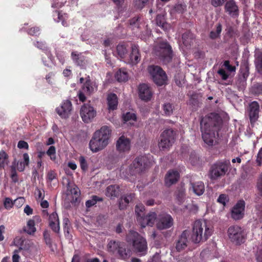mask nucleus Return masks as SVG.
I'll use <instances>...</instances> for the list:
<instances>
[{"mask_svg":"<svg viewBox=\"0 0 262 262\" xmlns=\"http://www.w3.org/2000/svg\"><path fill=\"white\" fill-rule=\"evenodd\" d=\"M173 220L172 216L165 212L160 213L158 215L156 227L158 229H167L173 226Z\"/></svg>","mask_w":262,"mask_h":262,"instance_id":"f8f14e48","label":"nucleus"},{"mask_svg":"<svg viewBox=\"0 0 262 262\" xmlns=\"http://www.w3.org/2000/svg\"><path fill=\"white\" fill-rule=\"evenodd\" d=\"M163 111L166 115H170L173 111V107L170 103H165L163 105Z\"/></svg>","mask_w":262,"mask_h":262,"instance_id":"a18cd8bd","label":"nucleus"},{"mask_svg":"<svg viewBox=\"0 0 262 262\" xmlns=\"http://www.w3.org/2000/svg\"><path fill=\"white\" fill-rule=\"evenodd\" d=\"M115 77L118 81L125 82L128 79V73L125 69H120L116 73Z\"/></svg>","mask_w":262,"mask_h":262,"instance_id":"473e14b6","label":"nucleus"},{"mask_svg":"<svg viewBox=\"0 0 262 262\" xmlns=\"http://www.w3.org/2000/svg\"><path fill=\"white\" fill-rule=\"evenodd\" d=\"M119 187L116 185H111L106 189V196H117L119 194Z\"/></svg>","mask_w":262,"mask_h":262,"instance_id":"f704fd0d","label":"nucleus"},{"mask_svg":"<svg viewBox=\"0 0 262 262\" xmlns=\"http://www.w3.org/2000/svg\"><path fill=\"white\" fill-rule=\"evenodd\" d=\"M58 114L62 118H66L69 117L72 111V103L69 100L62 102L61 106L56 108Z\"/></svg>","mask_w":262,"mask_h":262,"instance_id":"dca6fc26","label":"nucleus"},{"mask_svg":"<svg viewBox=\"0 0 262 262\" xmlns=\"http://www.w3.org/2000/svg\"><path fill=\"white\" fill-rule=\"evenodd\" d=\"M193 38V34L190 32H186L183 34L182 39L183 43L187 46L192 42Z\"/></svg>","mask_w":262,"mask_h":262,"instance_id":"58836bf2","label":"nucleus"},{"mask_svg":"<svg viewBox=\"0 0 262 262\" xmlns=\"http://www.w3.org/2000/svg\"><path fill=\"white\" fill-rule=\"evenodd\" d=\"M17 147L20 149L25 148L28 149L29 145L27 142L24 141H19L17 144Z\"/></svg>","mask_w":262,"mask_h":262,"instance_id":"bf43d9fd","label":"nucleus"},{"mask_svg":"<svg viewBox=\"0 0 262 262\" xmlns=\"http://www.w3.org/2000/svg\"><path fill=\"white\" fill-rule=\"evenodd\" d=\"M230 165L229 160L219 162L214 164L210 170V177L211 179H217L224 176Z\"/></svg>","mask_w":262,"mask_h":262,"instance_id":"1a4fd4ad","label":"nucleus"},{"mask_svg":"<svg viewBox=\"0 0 262 262\" xmlns=\"http://www.w3.org/2000/svg\"><path fill=\"white\" fill-rule=\"evenodd\" d=\"M98 85L96 82L86 80L82 88V92L88 94H91L97 91Z\"/></svg>","mask_w":262,"mask_h":262,"instance_id":"b1692460","label":"nucleus"},{"mask_svg":"<svg viewBox=\"0 0 262 262\" xmlns=\"http://www.w3.org/2000/svg\"><path fill=\"white\" fill-rule=\"evenodd\" d=\"M29 163V156L28 154L25 153L23 154V160L17 161L16 164L15 161L13 165L19 171H23L24 170L26 166H28Z\"/></svg>","mask_w":262,"mask_h":262,"instance_id":"a878e982","label":"nucleus"},{"mask_svg":"<svg viewBox=\"0 0 262 262\" xmlns=\"http://www.w3.org/2000/svg\"><path fill=\"white\" fill-rule=\"evenodd\" d=\"M225 0H211V3L214 7L222 5Z\"/></svg>","mask_w":262,"mask_h":262,"instance_id":"69168bd1","label":"nucleus"},{"mask_svg":"<svg viewBox=\"0 0 262 262\" xmlns=\"http://www.w3.org/2000/svg\"><path fill=\"white\" fill-rule=\"evenodd\" d=\"M158 216L155 212L150 211L144 217H140L138 219V223L141 227L144 228L146 226L152 227L158 220Z\"/></svg>","mask_w":262,"mask_h":262,"instance_id":"4468645a","label":"nucleus"},{"mask_svg":"<svg viewBox=\"0 0 262 262\" xmlns=\"http://www.w3.org/2000/svg\"><path fill=\"white\" fill-rule=\"evenodd\" d=\"M40 221L39 217L37 216H34L32 219L29 220L27 222V226L25 227V231L29 234H32L36 231L35 225L36 223Z\"/></svg>","mask_w":262,"mask_h":262,"instance_id":"393cba45","label":"nucleus"},{"mask_svg":"<svg viewBox=\"0 0 262 262\" xmlns=\"http://www.w3.org/2000/svg\"><path fill=\"white\" fill-rule=\"evenodd\" d=\"M256 259L257 262H262V249L259 250L256 255Z\"/></svg>","mask_w":262,"mask_h":262,"instance_id":"774afa93","label":"nucleus"},{"mask_svg":"<svg viewBox=\"0 0 262 262\" xmlns=\"http://www.w3.org/2000/svg\"><path fill=\"white\" fill-rule=\"evenodd\" d=\"M228 235L232 242L236 244H241L244 242L246 233L241 227L234 225L228 228Z\"/></svg>","mask_w":262,"mask_h":262,"instance_id":"9b49d317","label":"nucleus"},{"mask_svg":"<svg viewBox=\"0 0 262 262\" xmlns=\"http://www.w3.org/2000/svg\"><path fill=\"white\" fill-rule=\"evenodd\" d=\"M62 183L66 186V195L67 196L73 195L78 196L80 194L79 188L75 184L71 183L69 179L63 178Z\"/></svg>","mask_w":262,"mask_h":262,"instance_id":"a211bd4d","label":"nucleus"},{"mask_svg":"<svg viewBox=\"0 0 262 262\" xmlns=\"http://www.w3.org/2000/svg\"><path fill=\"white\" fill-rule=\"evenodd\" d=\"M225 9L230 15L237 16L238 14V7L235 3L233 1L227 2L225 5Z\"/></svg>","mask_w":262,"mask_h":262,"instance_id":"bb28decb","label":"nucleus"},{"mask_svg":"<svg viewBox=\"0 0 262 262\" xmlns=\"http://www.w3.org/2000/svg\"><path fill=\"white\" fill-rule=\"evenodd\" d=\"M217 74L221 77V78L224 80H226L229 77V74L224 69H220L217 71Z\"/></svg>","mask_w":262,"mask_h":262,"instance_id":"603ef678","label":"nucleus"},{"mask_svg":"<svg viewBox=\"0 0 262 262\" xmlns=\"http://www.w3.org/2000/svg\"><path fill=\"white\" fill-rule=\"evenodd\" d=\"M47 179L48 182H51L56 180V173L53 171H50L48 173Z\"/></svg>","mask_w":262,"mask_h":262,"instance_id":"4d7b16f0","label":"nucleus"},{"mask_svg":"<svg viewBox=\"0 0 262 262\" xmlns=\"http://www.w3.org/2000/svg\"><path fill=\"white\" fill-rule=\"evenodd\" d=\"M252 92L255 95L262 94V84L254 85L252 88Z\"/></svg>","mask_w":262,"mask_h":262,"instance_id":"49530a36","label":"nucleus"},{"mask_svg":"<svg viewBox=\"0 0 262 262\" xmlns=\"http://www.w3.org/2000/svg\"><path fill=\"white\" fill-rule=\"evenodd\" d=\"M176 139V133L172 129L164 130L160 135L158 146L160 150L169 148Z\"/></svg>","mask_w":262,"mask_h":262,"instance_id":"6e6552de","label":"nucleus"},{"mask_svg":"<svg viewBox=\"0 0 262 262\" xmlns=\"http://www.w3.org/2000/svg\"><path fill=\"white\" fill-rule=\"evenodd\" d=\"M128 63L132 64H136L140 60V55L139 52L138 47L135 45L132 46V51L126 57Z\"/></svg>","mask_w":262,"mask_h":262,"instance_id":"aec40b11","label":"nucleus"},{"mask_svg":"<svg viewBox=\"0 0 262 262\" xmlns=\"http://www.w3.org/2000/svg\"><path fill=\"white\" fill-rule=\"evenodd\" d=\"M205 190L204 185L202 182H198L192 185V187L190 189L195 195H201L203 194Z\"/></svg>","mask_w":262,"mask_h":262,"instance_id":"2f4dec72","label":"nucleus"},{"mask_svg":"<svg viewBox=\"0 0 262 262\" xmlns=\"http://www.w3.org/2000/svg\"><path fill=\"white\" fill-rule=\"evenodd\" d=\"M245 203L243 200H239L232 208L231 217L234 220H239L244 215Z\"/></svg>","mask_w":262,"mask_h":262,"instance_id":"2eb2a0df","label":"nucleus"},{"mask_svg":"<svg viewBox=\"0 0 262 262\" xmlns=\"http://www.w3.org/2000/svg\"><path fill=\"white\" fill-rule=\"evenodd\" d=\"M154 53L165 63L169 62L172 57L171 48L165 41L160 42L154 49Z\"/></svg>","mask_w":262,"mask_h":262,"instance_id":"39448f33","label":"nucleus"},{"mask_svg":"<svg viewBox=\"0 0 262 262\" xmlns=\"http://www.w3.org/2000/svg\"><path fill=\"white\" fill-rule=\"evenodd\" d=\"M24 241L20 237H16L13 242L14 245L16 246L17 247H19V250L23 249L21 243H23Z\"/></svg>","mask_w":262,"mask_h":262,"instance_id":"6e6d98bb","label":"nucleus"},{"mask_svg":"<svg viewBox=\"0 0 262 262\" xmlns=\"http://www.w3.org/2000/svg\"><path fill=\"white\" fill-rule=\"evenodd\" d=\"M180 174L176 170H169L165 177V184L166 186L169 187L175 184L179 180Z\"/></svg>","mask_w":262,"mask_h":262,"instance_id":"6ab92c4d","label":"nucleus"},{"mask_svg":"<svg viewBox=\"0 0 262 262\" xmlns=\"http://www.w3.org/2000/svg\"><path fill=\"white\" fill-rule=\"evenodd\" d=\"M80 116L85 123L91 122L96 116V111L89 104H84L80 109Z\"/></svg>","mask_w":262,"mask_h":262,"instance_id":"ddd939ff","label":"nucleus"},{"mask_svg":"<svg viewBox=\"0 0 262 262\" xmlns=\"http://www.w3.org/2000/svg\"><path fill=\"white\" fill-rule=\"evenodd\" d=\"M79 162H80V167H81V169L84 171H85L86 170H87L88 164H87L85 159H84V158L83 157H82V156L80 157Z\"/></svg>","mask_w":262,"mask_h":262,"instance_id":"5fc2aeb1","label":"nucleus"},{"mask_svg":"<svg viewBox=\"0 0 262 262\" xmlns=\"http://www.w3.org/2000/svg\"><path fill=\"white\" fill-rule=\"evenodd\" d=\"M107 101L110 110H116L118 105V98L115 94H110L107 96Z\"/></svg>","mask_w":262,"mask_h":262,"instance_id":"c85d7f7f","label":"nucleus"},{"mask_svg":"<svg viewBox=\"0 0 262 262\" xmlns=\"http://www.w3.org/2000/svg\"><path fill=\"white\" fill-rule=\"evenodd\" d=\"M139 95L142 100L148 101L152 96L151 90L146 84H140L139 88Z\"/></svg>","mask_w":262,"mask_h":262,"instance_id":"412c9836","label":"nucleus"},{"mask_svg":"<svg viewBox=\"0 0 262 262\" xmlns=\"http://www.w3.org/2000/svg\"><path fill=\"white\" fill-rule=\"evenodd\" d=\"M213 229L205 220L196 221L192 227L191 239L194 243H200L207 240L211 236Z\"/></svg>","mask_w":262,"mask_h":262,"instance_id":"f03ea898","label":"nucleus"},{"mask_svg":"<svg viewBox=\"0 0 262 262\" xmlns=\"http://www.w3.org/2000/svg\"><path fill=\"white\" fill-rule=\"evenodd\" d=\"M14 202L10 198H6L4 202V206L6 209H9L13 206Z\"/></svg>","mask_w":262,"mask_h":262,"instance_id":"3c124183","label":"nucleus"},{"mask_svg":"<svg viewBox=\"0 0 262 262\" xmlns=\"http://www.w3.org/2000/svg\"><path fill=\"white\" fill-rule=\"evenodd\" d=\"M148 0H134L135 6L138 9H142Z\"/></svg>","mask_w":262,"mask_h":262,"instance_id":"864d4df0","label":"nucleus"},{"mask_svg":"<svg viewBox=\"0 0 262 262\" xmlns=\"http://www.w3.org/2000/svg\"><path fill=\"white\" fill-rule=\"evenodd\" d=\"M131 198H120L119 200V206L120 209H123L129 203Z\"/></svg>","mask_w":262,"mask_h":262,"instance_id":"c03bdc74","label":"nucleus"},{"mask_svg":"<svg viewBox=\"0 0 262 262\" xmlns=\"http://www.w3.org/2000/svg\"><path fill=\"white\" fill-rule=\"evenodd\" d=\"M124 123L127 125H134L137 121L136 115L132 112H127L122 116Z\"/></svg>","mask_w":262,"mask_h":262,"instance_id":"cd10ccee","label":"nucleus"},{"mask_svg":"<svg viewBox=\"0 0 262 262\" xmlns=\"http://www.w3.org/2000/svg\"><path fill=\"white\" fill-rule=\"evenodd\" d=\"M39 29L38 28H32L30 29L28 32V33L31 35H35L37 36L39 34Z\"/></svg>","mask_w":262,"mask_h":262,"instance_id":"052dcab7","label":"nucleus"},{"mask_svg":"<svg viewBox=\"0 0 262 262\" xmlns=\"http://www.w3.org/2000/svg\"><path fill=\"white\" fill-rule=\"evenodd\" d=\"M47 154L50 157L51 160L53 161L56 160V149L54 146H51L47 150Z\"/></svg>","mask_w":262,"mask_h":262,"instance_id":"37998d69","label":"nucleus"},{"mask_svg":"<svg viewBox=\"0 0 262 262\" xmlns=\"http://www.w3.org/2000/svg\"><path fill=\"white\" fill-rule=\"evenodd\" d=\"M259 105L257 102L253 101L249 105V117L251 122H255L258 118Z\"/></svg>","mask_w":262,"mask_h":262,"instance_id":"4be33fe9","label":"nucleus"},{"mask_svg":"<svg viewBox=\"0 0 262 262\" xmlns=\"http://www.w3.org/2000/svg\"><path fill=\"white\" fill-rule=\"evenodd\" d=\"M46 56L48 57V60H45V57H42V61L46 66L51 67L53 63V57L51 54L50 52L47 51L45 52Z\"/></svg>","mask_w":262,"mask_h":262,"instance_id":"ea45409f","label":"nucleus"},{"mask_svg":"<svg viewBox=\"0 0 262 262\" xmlns=\"http://www.w3.org/2000/svg\"><path fill=\"white\" fill-rule=\"evenodd\" d=\"M116 54L117 57L121 59H125L128 55V49L126 45L119 44L116 47Z\"/></svg>","mask_w":262,"mask_h":262,"instance_id":"c756f323","label":"nucleus"},{"mask_svg":"<svg viewBox=\"0 0 262 262\" xmlns=\"http://www.w3.org/2000/svg\"><path fill=\"white\" fill-rule=\"evenodd\" d=\"M256 66L258 72L262 74V53L257 58Z\"/></svg>","mask_w":262,"mask_h":262,"instance_id":"de8ad7c7","label":"nucleus"},{"mask_svg":"<svg viewBox=\"0 0 262 262\" xmlns=\"http://www.w3.org/2000/svg\"><path fill=\"white\" fill-rule=\"evenodd\" d=\"M102 198H93V199L88 200L86 202V206L89 208L94 205L97 201H102Z\"/></svg>","mask_w":262,"mask_h":262,"instance_id":"8fccbe9b","label":"nucleus"},{"mask_svg":"<svg viewBox=\"0 0 262 262\" xmlns=\"http://www.w3.org/2000/svg\"><path fill=\"white\" fill-rule=\"evenodd\" d=\"M71 56L74 62L78 66H81L84 61V57L81 53H78L76 52H72Z\"/></svg>","mask_w":262,"mask_h":262,"instance_id":"e433bc0d","label":"nucleus"},{"mask_svg":"<svg viewBox=\"0 0 262 262\" xmlns=\"http://www.w3.org/2000/svg\"><path fill=\"white\" fill-rule=\"evenodd\" d=\"M186 6L184 4H177L174 7V10L179 13H183L186 10Z\"/></svg>","mask_w":262,"mask_h":262,"instance_id":"09e8293b","label":"nucleus"},{"mask_svg":"<svg viewBox=\"0 0 262 262\" xmlns=\"http://www.w3.org/2000/svg\"><path fill=\"white\" fill-rule=\"evenodd\" d=\"M8 164V158L6 152L4 151H0V168L4 167Z\"/></svg>","mask_w":262,"mask_h":262,"instance_id":"79ce46f5","label":"nucleus"},{"mask_svg":"<svg viewBox=\"0 0 262 262\" xmlns=\"http://www.w3.org/2000/svg\"><path fill=\"white\" fill-rule=\"evenodd\" d=\"M256 162L259 166L262 164V147L259 150L257 154Z\"/></svg>","mask_w":262,"mask_h":262,"instance_id":"680f3d73","label":"nucleus"},{"mask_svg":"<svg viewBox=\"0 0 262 262\" xmlns=\"http://www.w3.org/2000/svg\"><path fill=\"white\" fill-rule=\"evenodd\" d=\"M127 242H132L136 251L140 255H144L147 253V244L146 239L134 231H130L126 236Z\"/></svg>","mask_w":262,"mask_h":262,"instance_id":"20e7f679","label":"nucleus"},{"mask_svg":"<svg viewBox=\"0 0 262 262\" xmlns=\"http://www.w3.org/2000/svg\"><path fill=\"white\" fill-rule=\"evenodd\" d=\"M148 71L154 82L158 85H162L166 83L167 76L164 71L159 66H150Z\"/></svg>","mask_w":262,"mask_h":262,"instance_id":"9d476101","label":"nucleus"},{"mask_svg":"<svg viewBox=\"0 0 262 262\" xmlns=\"http://www.w3.org/2000/svg\"><path fill=\"white\" fill-rule=\"evenodd\" d=\"M165 12L158 13L156 18V23L164 30L167 29L168 25L165 23L164 18Z\"/></svg>","mask_w":262,"mask_h":262,"instance_id":"c9c22d12","label":"nucleus"},{"mask_svg":"<svg viewBox=\"0 0 262 262\" xmlns=\"http://www.w3.org/2000/svg\"><path fill=\"white\" fill-rule=\"evenodd\" d=\"M187 233L184 232L180 236L176 245V249L178 251H181L187 246Z\"/></svg>","mask_w":262,"mask_h":262,"instance_id":"7c9ffc66","label":"nucleus"},{"mask_svg":"<svg viewBox=\"0 0 262 262\" xmlns=\"http://www.w3.org/2000/svg\"><path fill=\"white\" fill-rule=\"evenodd\" d=\"M108 251L113 253H117L122 259H126L131 254L130 250L126 249L124 243L119 242L110 241L107 244Z\"/></svg>","mask_w":262,"mask_h":262,"instance_id":"0eeeda50","label":"nucleus"},{"mask_svg":"<svg viewBox=\"0 0 262 262\" xmlns=\"http://www.w3.org/2000/svg\"><path fill=\"white\" fill-rule=\"evenodd\" d=\"M111 134V130L105 125L96 130L89 143L91 150L97 152L105 148L108 144Z\"/></svg>","mask_w":262,"mask_h":262,"instance_id":"f257e3e1","label":"nucleus"},{"mask_svg":"<svg viewBox=\"0 0 262 262\" xmlns=\"http://www.w3.org/2000/svg\"><path fill=\"white\" fill-rule=\"evenodd\" d=\"M19 250H16L14 251V254L12 256L13 262H19V256L18 255Z\"/></svg>","mask_w":262,"mask_h":262,"instance_id":"e2e57ef3","label":"nucleus"},{"mask_svg":"<svg viewBox=\"0 0 262 262\" xmlns=\"http://www.w3.org/2000/svg\"><path fill=\"white\" fill-rule=\"evenodd\" d=\"M54 19L57 21L59 22L61 21L62 25L64 26L67 27L68 26V23L66 21V20L68 18V15L66 13H61V12H59V11H56L54 15Z\"/></svg>","mask_w":262,"mask_h":262,"instance_id":"72a5a7b5","label":"nucleus"},{"mask_svg":"<svg viewBox=\"0 0 262 262\" xmlns=\"http://www.w3.org/2000/svg\"><path fill=\"white\" fill-rule=\"evenodd\" d=\"M145 202L147 206H153L157 204V202L152 198H148V199L145 200Z\"/></svg>","mask_w":262,"mask_h":262,"instance_id":"338daca9","label":"nucleus"},{"mask_svg":"<svg viewBox=\"0 0 262 262\" xmlns=\"http://www.w3.org/2000/svg\"><path fill=\"white\" fill-rule=\"evenodd\" d=\"M151 164L149 158L146 156L136 158L129 166L128 172L131 175L140 173L147 168Z\"/></svg>","mask_w":262,"mask_h":262,"instance_id":"423d86ee","label":"nucleus"},{"mask_svg":"<svg viewBox=\"0 0 262 262\" xmlns=\"http://www.w3.org/2000/svg\"><path fill=\"white\" fill-rule=\"evenodd\" d=\"M257 188L258 191L262 193V174L257 180Z\"/></svg>","mask_w":262,"mask_h":262,"instance_id":"0e129e2a","label":"nucleus"},{"mask_svg":"<svg viewBox=\"0 0 262 262\" xmlns=\"http://www.w3.org/2000/svg\"><path fill=\"white\" fill-rule=\"evenodd\" d=\"M224 66L227 69V70L229 72H234L235 71V68L231 66L229 63V61L226 60L224 63Z\"/></svg>","mask_w":262,"mask_h":262,"instance_id":"13d9d810","label":"nucleus"},{"mask_svg":"<svg viewBox=\"0 0 262 262\" xmlns=\"http://www.w3.org/2000/svg\"><path fill=\"white\" fill-rule=\"evenodd\" d=\"M49 225L52 229L55 232L59 231V221L56 212H54L49 216Z\"/></svg>","mask_w":262,"mask_h":262,"instance_id":"5701e85b","label":"nucleus"},{"mask_svg":"<svg viewBox=\"0 0 262 262\" xmlns=\"http://www.w3.org/2000/svg\"><path fill=\"white\" fill-rule=\"evenodd\" d=\"M144 211L145 207L143 204L139 203L136 205L135 207V213L137 221L139 218L144 217Z\"/></svg>","mask_w":262,"mask_h":262,"instance_id":"4c0bfd02","label":"nucleus"},{"mask_svg":"<svg viewBox=\"0 0 262 262\" xmlns=\"http://www.w3.org/2000/svg\"><path fill=\"white\" fill-rule=\"evenodd\" d=\"M202 138L208 145H212L216 135L218 136L219 127L210 119H203L201 122Z\"/></svg>","mask_w":262,"mask_h":262,"instance_id":"7ed1b4c3","label":"nucleus"},{"mask_svg":"<svg viewBox=\"0 0 262 262\" xmlns=\"http://www.w3.org/2000/svg\"><path fill=\"white\" fill-rule=\"evenodd\" d=\"M116 148L120 152L128 151L130 148V142L129 139L121 136L117 141Z\"/></svg>","mask_w":262,"mask_h":262,"instance_id":"f3484780","label":"nucleus"},{"mask_svg":"<svg viewBox=\"0 0 262 262\" xmlns=\"http://www.w3.org/2000/svg\"><path fill=\"white\" fill-rule=\"evenodd\" d=\"M222 26L221 24H217V25L216 26V30L215 31H212L210 33V37L212 39H215L216 38H217L221 33V31H222Z\"/></svg>","mask_w":262,"mask_h":262,"instance_id":"a19ab883","label":"nucleus"}]
</instances>
